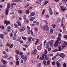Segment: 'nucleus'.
Segmentation results:
<instances>
[{"instance_id":"423d86ee","label":"nucleus","mask_w":67,"mask_h":67,"mask_svg":"<svg viewBox=\"0 0 67 67\" xmlns=\"http://www.w3.org/2000/svg\"><path fill=\"white\" fill-rule=\"evenodd\" d=\"M4 24H6V26H8L9 25V24H10V21H8L7 20H5L4 22Z\"/></svg>"},{"instance_id":"9b49d317","label":"nucleus","mask_w":67,"mask_h":67,"mask_svg":"<svg viewBox=\"0 0 67 67\" xmlns=\"http://www.w3.org/2000/svg\"><path fill=\"white\" fill-rule=\"evenodd\" d=\"M16 31L15 32L14 34V37H13V40H14L16 38V37H15V36H16V34L17 33Z\"/></svg>"},{"instance_id":"bb28decb","label":"nucleus","mask_w":67,"mask_h":67,"mask_svg":"<svg viewBox=\"0 0 67 67\" xmlns=\"http://www.w3.org/2000/svg\"><path fill=\"white\" fill-rule=\"evenodd\" d=\"M23 19L24 20H26V15H24L23 17Z\"/></svg>"},{"instance_id":"e433bc0d","label":"nucleus","mask_w":67,"mask_h":67,"mask_svg":"<svg viewBox=\"0 0 67 67\" xmlns=\"http://www.w3.org/2000/svg\"><path fill=\"white\" fill-rule=\"evenodd\" d=\"M52 65H55L56 64V62H55V61L53 62L52 63Z\"/></svg>"},{"instance_id":"864d4df0","label":"nucleus","mask_w":67,"mask_h":67,"mask_svg":"<svg viewBox=\"0 0 67 67\" xmlns=\"http://www.w3.org/2000/svg\"><path fill=\"white\" fill-rule=\"evenodd\" d=\"M36 24L37 25H40V22H37L36 23Z\"/></svg>"},{"instance_id":"c756f323","label":"nucleus","mask_w":67,"mask_h":67,"mask_svg":"<svg viewBox=\"0 0 67 67\" xmlns=\"http://www.w3.org/2000/svg\"><path fill=\"white\" fill-rule=\"evenodd\" d=\"M60 21V19L59 18H58L57 21V23H58V22H59Z\"/></svg>"},{"instance_id":"0eeeda50","label":"nucleus","mask_w":67,"mask_h":67,"mask_svg":"<svg viewBox=\"0 0 67 67\" xmlns=\"http://www.w3.org/2000/svg\"><path fill=\"white\" fill-rule=\"evenodd\" d=\"M59 56L62 58H64L65 57V55L63 53H60L59 54Z\"/></svg>"},{"instance_id":"4be33fe9","label":"nucleus","mask_w":67,"mask_h":67,"mask_svg":"<svg viewBox=\"0 0 67 67\" xmlns=\"http://www.w3.org/2000/svg\"><path fill=\"white\" fill-rule=\"evenodd\" d=\"M59 43V41L58 40H57L56 42L55 43V44L57 45V46H58Z\"/></svg>"},{"instance_id":"ddd939ff","label":"nucleus","mask_w":67,"mask_h":67,"mask_svg":"<svg viewBox=\"0 0 67 67\" xmlns=\"http://www.w3.org/2000/svg\"><path fill=\"white\" fill-rule=\"evenodd\" d=\"M1 60L4 65L5 64L7 63V62L5 60H3V59H2Z\"/></svg>"},{"instance_id":"338daca9","label":"nucleus","mask_w":67,"mask_h":67,"mask_svg":"<svg viewBox=\"0 0 67 67\" xmlns=\"http://www.w3.org/2000/svg\"><path fill=\"white\" fill-rule=\"evenodd\" d=\"M62 3H63V2H61L59 4V5H60V6L61 5Z\"/></svg>"},{"instance_id":"a878e982","label":"nucleus","mask_w":67,"mask_h":67,"mask_svg":"<svg viewBox=\"0 0 67 67\" xmlns=\"http://www.w3.org/2000/svg\"><path fill=\"white\" fill-rule=\"evenodd\" d=\"M17 23L18 24V25L19 26H21V24L20 23V22L19 21H17Z\"/></svg>"},{"instance_id":"cd10ccee","label":"nucleus","mask_w":67,"mask_h":67,"mask_svg":"<svg viewBox=\"0 0 67 67\" xmlns=\"http://www.w3.org/2000/svg\"><path fill=\"white\" fill-rule=\"evenodd\" d=\"M15 64L16 65H19V61L18 60H16Z\"/></svg>"},{"instance_id":"5701e85b","label":"nucleus","mask_w":67,"mask_h":67,"mask_svg":"<svg viewBox=\"0 0 67 67\" xmlns=\"http://www.w3.org/2000/svg\"><path fill=\"white\" fill-rule=\"evenodd\" d=\"M18 12L19 13H20V14H21V13H22L23 11L22 10L19 9L18 10Z\"/></svg>"},{"instance_id":"f03ea898","label":"nucleus","mask_w":67,"mask_h":67,"mask_svg":"<svg viewBox=\"0 0 67 67\" xmlns=\"http://www.w3.org/2000/svg\"><path fill=\"white\" fill-rule=\"evenodd\" d=\"M11 6H10V3H8L7 4V8L5 11V15L6 16L8 15V12H9V8Z\"/></svg>"},{"instance_id":"ea45409f","label":"nucleus","mask_w":67,"mask_h":67,"mask_svg":"<svg viewBox=\"0 0 67 67\" xmlns=\"http://www.w3.org/2000/svg\"><path fill=\"white\" fill-rule=\"evenodd\" d=\"M58 37H62V34L59 33L58 34Z\"/></svg>"},{"instance_id":"aec40b11","label":"nucleus","mask_w":67,"mask_h":67,"mask_svg":"<svg viewBox=\"0 0 67 67\" xmlns=\"http://www.w3.org/2000/svg\"><path fill=\"white\" fill-rule=\"evenodd\" d=\"M42 46H38L37 47V49L39 50H40V49L41 50L42 49Z\"/></svg>"},{"instance_id":"774afa93","label":"nucleus","mask_w":67,"mask_h":67,"mask_svg":"<svg viewBox=\"0 0 67 67\" xmlns=\"http://www.w3.org/2000/svg\"><path fill=\"white\" fill-rule=\"evenodd\" d=\"M62 47L63 49H64L65 48V46L62 45Z\"/></svg>"},{"instance_id":"6e6552de","label":"nucleus","mask_w":67,"mask_h":67,"mask_svg":"<svg viewBox=\"0 0 67 67\" xmlns=\"http://www.w3.org/2000/svg\"><path fill=\"white\" fill-rule=\"evenodd\" d=\"M46 25L43 26H41L40 27V28L41 30H46Z\"/></svg>"},{"instance_id":"f3484780","label":"nucleus","mask_w":67,"mask_h":67,"mask_svg":"<svg viewBox=\"0 0 67 67\" xmlns=\"http://www.w3.org/2000/svg\"><path fill=\"white\" fill-rule=\"evenodd\" d=\"M25 30V28L24 27H22L20 29V32H23V31H24Z\"/></svg>"},{"instance_id":"680f3d73","label":"nucleus","mask_w":67,"mask_h":67,"mask_svg":"<svg viewBox=\"0 0 67 67\" xmlns=\"http://www.w3.org/2000/svg\"><path fill=\"white\" fill-rule=\"evenodd\" d=\"M48 9L50 10V11H52V10H51V6H49V8Z\"/></svg>"},{"instance_id":"603ef678","label":"nucleus","mask_w":67,"mask_h":67,"mask_svg":"<svg viewBox=\"0 0 67 67\" xmlns=\"http://www.w3.org/2000/svg\"><path fill=\"white\" fill-rule=\"evenodd\" d=\"M2 67H7V66L5 65H2Z\"/></svg>"},{"instance_id":"09e8293b","label":"nucleus","mask_w":67,"mask_h":67,"mask_svg":"<svg viewBox=\"0 0 67 67\" xmlns=\"http://www.w3.org/2000/svg\"><path fill=\"white\" fill-rule=\"evenodd\" d=\"M19 42H20V43H21L22 44L23 43V41L21 40H20L19 41Z\"/></svg>"},{"instance_id":"8fccbe9b","label":"nucleus","mask_w":67,"mask_h":67,"mask_svg":"<svg viewBox=\"0 0 67 67\" xmlns=\"http://www.w3.org/2000/svg\"><path fill=\"white\" fill-rule=\"evenodd\" d=\"M10 37H12L13 36V34L12 33H10Z\"/></svg>"},{"instance_id":"412c9836","label":"nucleus","mask_w":67,"mask_h":67,"mask_svg":"<svg viewBox=\"0 0 67 67\" xmlns=\"http://www.w3.org/2000/svg\"><path fill=\"white\" fill-rule=\"evenodd\" d=\"M58 49H59L58 50V51H59V52H60L62 51V48H61V47L60 46H58Z\"/></svg>"},{"instance_id":"2eb2a0df","label":"nucleus","mask_w":67,"mask_h":67,"mask_svg":"<svg viewBox=\"0 0 67 67\" xmlns=\"http://www.w3.org/2000/svg\"><path fill=\"white\" fill-rule=\"evenodd\" d=\"M8 55L9 54H8V53H6L5 55L3 56V58H7V57H8Z\"/></svg>"},{"instance_id":"de8ad7c7","label":"nucleus","mask_w":67,"mask_h":67,"mask_svg":"<svg viewBox=\"0 0 67 67\" xmlns=\"http://www.w3.org/2000/svg\"><path fill=\"white\" fill-rule=\"evenodd\" d=\"M46 40H45L43 42V45L44 46H45V44H46Z\"/></svg>"},{"instance_id":"1a4fd4ad","label":"nucleus","mask_w":67,"mask_h":67,"mask_svg":"<svg viewBox=\"0 0 67 67\" xmlns=\"http://www.w3.org/2000/svg\"><path fill=\"white\" fill-rule=\"evenodd\" d=\"M54 43V41L53 40H51L49 42V44L50 46H52L53 45V44Z\"/></svg>"},{"instance_id":"f704fd0d","label":"nucleus","mask_w":67,"mask_h":67,"mask_svg":"<svg viewBox=\"0 0 67 67\" xmlns=\"http://www.w3.org/2000/svg\"><path fill=\"white\" fill-rule=\"evenodd\" d=\"M14 26L15 28H17L18 27V25L16 24H15Z\"/></svg>"},{"instance_id":"4d7b16f0","label":"nucleus","mask_w":67,"mask_h":67,"mask_svg":"<svg viewBox=\"0 0 67 67\" xmlns=\"http://www.w3.org/2000/svg\"><path fill=\"white\" fill-rule=\"evenodd\" d=\"M4 34H5V35H8V32H4L3 33Z\"/></svg>"},{"instance_id":"39448f33","label":"nucleus","mask_w":67,"mask_h":67,"mask_svg":"<svg viewBox=\"0 0 67 67\" xmlns=\"http://www.w3.org/2000/svg\"><path fill=\"white\" fill-rule=\"evenodd\" d=\"M13 44L12 43L11 44L10 43H8L7 42L6 43V46H9V48H12L13 47Z\"/></svg>"},{"instance_id":"4c0bfd02","label":"nucleus","mask_w":67,"mask_h":67,"mask_svg":"<svg viewBox=\"0 0 67 67\" xmlns=\"http://www.w3.org/2000/svg\"><path fill=\"white\" fill-rule=\"evenodd\" d=\"M51 63L50 62V60H48L47 62V65H49V64H50V63Z\"/></svg>"},{"instance_id":"49530a36","label":"nucleus","mask_w":67,"mask_h":67,"mask_svg":"<svg viewBox=\"0 0 67 67\" xmlns=\"http://www.w3.org/2000/svg\"><path fill=\"white\" fill-rule=\"evenodd\" d=\"M44 59V58H43V57H40L39 58V59H40L41 60H43Z\"/></svg>"},{"instance_id":"6ab92c4d","label":"nucleus","mask_w":67,"mask_h":67,"mask_svg":"<svg viewBox=\"0 0 67 67\" xmlns=\"http://www.w3.org/2000/svg\"><path fill=\"white\" fill-rule=\"evenodd\" d=\"M32 37H28V41L29 42H31V41L32 39Z\"/></svg>"},{"instance_id":"dca6fc26","label":"nucleus","mask_w":67,"mask_h":67,"mask_svg":"<svg viewBox=\"0 0 67 67\" xmlns=\"http://www.w3.org/2000/svg\"><path fill=\"white\" fill-rule=\"evenodd\" d=\"M49 42H48L46 43V48H49Z\"/></svg>"},{"instance_id":"58836bf2","label":"nucleus","mask_w":67,"mask_h":67,"mask_svg":"<svg viewBox=\"0 0 67 67\" xmlns=\"http://www.w3.org/2000/svg\"><path fill=\"white\" fill-rule=\"evenodd\" d=\"M30 33L32 35H34V33H33V31H32V30H30Z\"/></svg>"},{"instance_id":"7ed1b4c3","label":"nucleus","mask_w":67,"mask_h":67,"mask_svg":"<svg viewBox=\"0 0 67 67\" xmlns=\"http://www.w3.org/2000/svg\"><path fill=\"white\" fill-rule=\"evenodd\" d=\"M44 56L45 57L46 60H47L49 59L48 57H47V50L45 49V51H44Z\"/></svg>"},{"instance_id":"a18cd8bd","label":"nucleus","mask_w":67,"mask_h":67,"mask_svg":"<svg viewBox=\"0 0 67 67\" xmlns=\"http://www.w3.org/2000/svg\"><path fill=\"white\" fill-rule=\"evenodd\" d=\"M50 14L51 15H53V12H52V10L50 11Z\"/></svg>"},{"instance_id":"a19ab883","label":"nucleus","mask_w":67,"mask_h":67,"mask_svg":"<svg viewBox=\"0 0 67 67\" xmlns=\"http://www.w3.org/2000/svg\"><path fill=\"white\" fill-rule=\"evenodd\" d=\"M30 4H27L25 6V8H27L30 5Z\"/></svg>"},{"instance_id":"c9c22d12","label":"nucleus","mask_w":67,"mask_h":67,"mask_svg":"<svg viewBox=\"0 0 67 67\" xmlns=\"http://www.w3.org/2000/svg\"><path fill=\"white\" fill-rule=\"evenodd\" d=\"M38 43V39H37L36 40V42H35V44L36 45H37V43Z\"/></svg>"},{"instance_id":"c85d7f7f","label":"nucleus","mask_w":67,"mask_h":67,"mask_svg":"<svg viewBox=\"0 0 67 67\" xmlns=\"http://www.w3.org/2000/svg\"><path fill=\"white\" fill-rule=\"evenodd\" d=\"M48 3V1H46L45 2L44 4L43 5V7H44V5H46V4H47Z\"/></svg>"},{"instance_id":"69168bd1","label":"nucleus","mask_w":67,"mask_h":67,"mask_svg":"<svg viewBox=\"0 0 67 67\" xmlns=\"http://www.w3.org/2000/svg\"><path fill=\"white\" fill-rule=\"evenodd\" d=\"M3 54L4 55H5V54H6V52H5V51H4L3 52Z\"/></svg>"},{"instance_id":"052dcab7","label":"nucleus","mask_w":67,"mask_h":67,"mask_svg":"<svg viewBox=\"0 0 67 67\" xmlns=\"http://www.w3.org/2000/svg\"><path fill=\"white\" fill-rule=\"evenodd\" d=\"M55 26H56V25H52V27L54 28V29H55Z\"/></svg>"},{"instance_id":"79ce46f5","label":"nucleus","mask_w":67,"mask_h":67,"mask_svg":"<svg viewBox=\"0 0 67 67\" xmlns=\"http://www.w3.org/2000/svg\"><path fill=\"white\" fill-rule=\"evenodd\" d=\"M56 56H55L54 57H53L52 59V60H54L55 59H56Z\"/></svg>"},{"instance_id":"4468645a","label":"nucleus","mask_w":67,"mask_h":67,"mask_svg":"<svg viewBox=\"0 0 67 67\" xmlns=\"http://www.w3.org/2000/svg\"><path fill=\"white\" fill-rule=\"evenodd\" d=\"M66 10V7H63L61 9V10L63 12H65Z\"/></svg>"},{"instance_id":"5fc2aeb1","label":"nucleus","mask_w":67,"mask_h":67,"mask_svg":"<svg viewBox=\"0 0 67 67\" xmlns=\"http://www.w3.org/2000/svg\"><path fill=\"white\" fill-rule=\"evenodd\" d=\"M61 25H60L61 27H63L64 26V25L63 24H61Z\"/></svg>"},{"instance_id":"393cba45","label":"nucleus","mask_w":67,"mask_h":67,"mask_svg":"<svg viewBox=\"0 0 67 67\" xmlns=\"http://www.w3.org/2000/svg\"><path fill=\"white\" fill-rule=\"evenodd\" d=\"M46 30L48 31L49 30V27L47 26H46Z\"/></svg>"},{"instance_id":"f257e3e1","label":"nucleus","mask_w":67,"mask_h":67,"mask_svg":"<svg viewBox=\"0 0 67 67\" xmlns=\"http://www.w3.org/2000/svg\"><path fill=\"white\" fill-rule=\"evenodd\" d=\"M19 54L21 56V58L23 59H24V61L25 62L27 60V56L26 55H25L24 57V55H23V53L22 52H20Z\"/></svg>"},{"instance_id":"72a5a7b5","label":"nucleus","mask_w":67,"mask_h":67,"mask_svg":"<svg viewBox=\"0 0 67 67\" xmlns=\"http://www.w3.org/2000/svg\"><path fill=\"white\" fill-rule=\"evenodd\" d=\"M29 12H30V10L29 9L26 10V13L27 14H29Z\"/></svg>"},{"instance_id":"e2e57ef3","label":"nucleus","mask_w":67,"mask_h":67,"mask_svg":"<svg viewBox=\"0 0 67 67\" xmlns=\"http://www.w3.org/2000/svg\"><path fill=\"white\" fill-rule=\"evenodd\" d=\"M51 48H48V51H51Z\"/></svg>"},{"instance_id":"0e129e2a","label":"nucleus","mask_w":67,"mask_h":67,"mask_svg":"<svg viewBox=\"0 0 67 67\" xmlns=\"http://www.w3.org/2000/svg\"><path fill=\"white\" fill-rule=\"evenodd\" d=\"M24 46L26 48H27L28 47V46L26 45H24Z\"/></svg>"},{"instance_id":"c03bdc74","label":"nucleus","mask_w":67,"mask_h":67,"mask_svg":"<svg viewBox=\"0 0 67 67\" xmlns=\"http://www.w3.org/2000/svg\"><path fill=\"white\" fill-rule=\"evenodd\" d=\"M53 33V30L52 29H51L50 30V33L51 34H52Z\"/></svg>"},{"instance_id":"20e7f679","label":"nucleus","mask_w":67,"mask_h":67,"mask_svg":"<svg viewBox=\"0 0 67 67\" xmlns=\"http://www.w3.org/2000/svg\"><path fill=\"white\" fill-rule=\"evenodd\" d=\"M61 61V60H59L58 61H57L56 62V64L57 65V67H61V65H60L61 64H60V63H59V62H60Z\"/></svg>"},{"instance_id":"3c124183","label":"nucleus","mask_w":67,"mask_h":67,"mask_svg":"<svg viewBox=\"0 0 67 67\" xmlns=\"http://www.w3.org/2000/svg\"><path fill=\"white\" fill-rule=\"evenodd\" d=\"M63 67H66V63H65L63 64Z\"/></svg>"},{"instance_id":"2f4dec72","label":"nucleus","mask_w":67,"mask_h":67,"mask_svg":"<svg viewBox=\"0 0 67 67\" xmlns=\"http://www.w3.org/2000/svg\"><path fill=\"white\" fill-rule=\"evenodd\" d=\"M35 15V13L34 12H32L31 13V16H34Z\"/></svg>"},{"instance_id":"b1692460","label":"nucleus","mask_w":67,"mask_h":67,"mask_svg":"<svg viewBox=\"0 0 67 67\" xmlns=\"http://www.w3.org/2000/svg\"><path fill=\"white\" fill-rule=\"evenodd\" d=\"M0 29H2V30H4L5 29L3 25H1L0 26Z\"/></svg>"},{"instance_id":"13d9d810","label":"nucleus","mask_w":67,"mask_h":67,"mask_svg":"<svg viewBox=\"0 0 67 67\" xmlns=\"http://www.w3.org/2000/svg\"><path fill=\"white\" fill-rule=\"evenodd\" d=\"M63 19H62L61 21V24H63Z\"/></svg>"},{"instance_id":"37998d69","label":"nucleus","mask_w":67,"mask_h":67,"mask_svg":"<svg viewBox=\"0 0 67 67\" xmlns=\"http://www.w3.org/2000/svg\"><path fill=\"white\" fill-rule=\"evenodd\" d=\"M57 39L58 40V41H60V40H61V38H60V37H58Z\"/></svg>"},{"instance_id":"6e6d98bb","label":"nucleus","mask_w":67,"mask_h":67,"mask_svg":"<svg viewBox=\"0 0 67 67\" xmlns=\"http://www.w3.org/2000/svg\"><path fill=\"white\" fill-rule=\"evenodd\" d=\"M64 45H65V46H67V42H64Z\"/></svg>"},{"instance_id":"9d476101","label":"nucleus","mask_w":67,"mask_h":67,"mask_svg":"<svg viewBox=\"0 0 67 67\" xmlns=\"http://www.w3.org/2000/svg\"><path fill=\"white\" fill-rule=\"evenodd\" d=\"M11 29V27L10 26H7L6 29V30L7 32H9L10 31V30Z\"/></svg>"},{"instance_id":"7c9ffc66","label":"nucleus","mask_w":67,"mask_h":67,"mask_svg":"<svg viewBox=\"0 0 67 67\" xmlns=\"http://www.w3.org/2000/svg\"><path fill=\"white\" fill-rule=\"evenodd\" d=\"M44 23H45V24H46V25H45L47 26L48 25V22H47V21H46L45 20H44Z\"/></svg>"},{"instance_id":"473e14b6","label":"nucleus","mask_w":67,"mask_h":67,"mask_svg":"<svg viewBox=\"0 0 67 67\" xmlns=\"http://www.w3.org/2000/svg\"><path fill=\"white\" fill-rule=\"evenodd\" d=\"M15 52L17 55H19V51L16 50L15 51Z\"/></svg>"},{"instance_id":"bf43d9fd","label":"nucleus","mask_w":67,"mask_h":67,"mask_svg":"<svg viewBox=\"0 0 67 67\" xmlns=\"http://www.w3.org/2000/svg\"><path fill=\"white\" fill-rule=\"evenodd\" d=\"M22 38L23 39V40H25V39H26V37H23V36H22Z\"/></svg>"},{"instance_id":"f8f14e48","label":"nucleus","mask_w":67,"mask_h":67,"mask_svg":"<svg viewBox=\"0 0 67 67\" xmlns=\"http://www.w3.org/2000/svg\"><path fill=\"white\" fill-rule=\"evenodd\" d=\"M35 18L34 17H31L30 18L29 20L30 21H33L34 20Z\"/></svg>"},{"instance_id":"a211bd4d","label":"nucleus","mask_w":67,"mask_h":67,"mask_svg":"<svg viewBox=\"0 0 67 67\" xmlns=\"http://www.w3.org/2000/svg\"><path fill=\"white\" fill-rule=\"evenodd\" d=\"M0 37L2 39H4V35L1 34L0 35Z\"/></svg>"}]
</instances>
